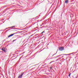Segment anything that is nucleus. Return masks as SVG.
Wrapping results in <instances>:
<instances>
[{
	"label": "nucleus",
	"mask_w": 78,
	"mask_h": 78,
	"mask_svg": "<svg viewBox=\"0 0 78 78\" xmlns=\"http://www.w3.org/2000/svg\"><path fill=\"white\" fill-rule=\"evenodd\" d=\"M64 49V48L63 47H61L59 48V50H60V51H62V50H63Z\"/></svg>",
	"instance_id": "obj_1"
},
{
	"label": "nucleus",
	"mask_w": 78,
	"mask_h": 78,
	"mask_svg": "<svg viewBox=\"0 0 78 78\" xmlns=\"http://www.w3.org/2000/svg\"><path fill=\"white\" fill-rule=\"evenodd\" d=\"M2 51H4V52H6V50H5V48H2Z\"/></svg>",
	"instance_id": "obj_2"
},
{
	"label": "nucleus",
	"mask_w": 78,
	"mask_h": 78,
	"mask_svg": "<svg viewBox=\"0 0 78 78\" xmlns=\"http://www.w3.org/2000/svg\"><path fill=\"white\" fill-rule=\"evenodd\" d=\"M23 74H21L20 75L18 76V78H20L21 77H22V76H23Z\"/></svg>",
	"instance_id": "obj_3"
},
{
	"label": "nucleus",
	"mask_w": 78,
	"mask_h": 78,
	"mask_svg": "<svg viewBox=\"0 0 78 78\" xmlns=\"http://www.w3.org/2000/svg\"><path fill=\"white\" fill-rule=\"evenodd\" d=\"M14 34H15V33H14L12 34H11L10 35H9V36H8V37H11V36H13V35H14Z\"/></svg>",
	"instance_id": "obj_4"
},
{
	"label": "nucleus",
	"mask_w": 78,
	"mask_h": 78,
	"mask_svg": "<svg viewBox=\"0 0 78 78\" xmlns=\"http://www.w3.org/2000/svg\"><path fill=\"white\" fill-rule=\"evenodd\" d=\"M65 2L66 3H67L68 2V0H66Z\"/></svg>",
	"instance_id": "obj_5"
},
{
	"label": "nucleus",
	"mask_w": 78,
	"mask_h": 78,
	"mask_svg": "<svg viewBox=\"0 0 78 78\" xmlns=\"http://www.w3.org/2000/svg\"><path fill=\"white\" fill-rule=\"evenodd\" d=\"M69 77L70 76V74H69Z\"/></svg>",
	"instance_id": "obj_6"
},
{
	"label": "nucleus",
	"mask_w": 78,
	"mask_h": 78,
	"mask_svg": "<svg viewBox=\"0 0 78 78\" xmlns=\"http://www.w3.org/2000/svg\"><path fill=\"white\" fill-rule=\"evenodd\" d=\"M42 33H45V30H44V31H43V32H42Z\"/></svg>",
	"instance_id": "obj_7"
},
{
	"label": "nucleus",
	"mask_w": 78,
	"mask_h": 78,
	"mask_svg": "<svg viewBox=\"0 0 78 78\" xmlns=\"http://www.w3.org/2000/svg\"><path fill=\"white\" fill-rule=\"evenodd\" d=\"M70 55V54H68V55Z\"/></svg>",
	"instance_id": "obj_8"
},
{
	"label": "nucleus",
	"mask_w": 78,
	"mask_h": 78,
	"mask_svg": "<svg viewBox=\"0 0 78 78\" xmlns=\"http://www.w3.org/2000/svg\"><path fill=\"white\" fill-rule=\"evenodd\" d=\"M16 41V40H13V41Z\"/></svg>",
	"instance_id": "obj_9"
},
{
	"label": "nucleus",
	"mask_w": 78,
	"mask_h": 78,
	"mask_svg": "<svg viewBox=\"0 0 78 78\" xmlns=\"http://www.w3.org/2000/svg\"><path fill=\"white\" fill-rule=\"evenodd\" d=\"M13 27H14V26H13V27H11V28H13Z\"/></svg>",
	"instance_id": "obj_10"
},
{
	"label": "nucleus",
	"mask_w": 78,
	"mask_h": 78,
	"mask_svg": "<svg viewBox=\"0 0 78 78\" xmlns=\"http://www.w3.org/2000/svg\"><path fill=\"white\" fill-rule=\"evenodd\" d=\"M50 62V63H51V62Z\"/></svg>",
	"instance_id": "obj_11"
},
{
	"label": "nucleus",
	"mask_w": 78,
	"mask_h": 78,
	"mask_svg": "<svg viewBox=\"0 0 78 78\" xmlns=\"http://www.w3.org/2000/svg\"><path fill=\"white\" fill-rule=\"evenodd\" d=\"M50 62V63H51V62Z\"/></svg>",
	"instance_id": "obj_12"
},
{
	"label": "nucleus",
	"mask_w": 78,
	"mask_h": 78,
	"mask_svg": "<svg viewBox=\"0 0 78 78\" xmlns=\"http://www.w3.org/2000/svg\"><path fill=\"white\" fill-rule=\"evenodd\" d=\"M42 33H42V32L41 33V34H42Z\"/></svg>",
	"instance_id": "obj_13"
},
{
	"label": "nucleus",
	"mask_w": 78,
	"mask_h": 78,
	"mask_svg": "<svg viewBox=\"0 0 78 78\" xmlns=\"http://www.w3.org/2000/svg\"><path fill=\"white\" fill-rule=\"evenodd\" d=\"M59 56H61V55H59Z\"/></svg>",
	"instance_id": "obj_14"
},
{
	"label": "nucleus",
	"mask_w": 78,
	"mask_h": 78,
	"mask_svg": "<svg viewBox=\"0 0 78 78\" xmlns=\"http://www.w3.org/2000/svg\"><path fill=\"white\" fill-rule=\"evenodd\" d=\"M62 57H64L63 56H62Z\"/></svg>",
	"instance_id": "obj_15"
}]
</instances>
